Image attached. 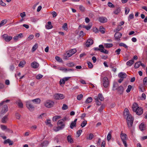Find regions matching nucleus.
I'll list each match as a JSON object with an SVG mask.
<instances>
[{"mask_svg": "<svg viewBox=\"0 0 147 147\" xmlns=\"http://www.w3.org/2000/svg\"><path fill=\"white\" fill-rule=\"evenodd\" d=\"M133 110L136 112V114L138 115H141L143 113V110L142 108L138 106V104L134 103L132 106Z\"/></svg>", "mask_w": 147, "mask_h": 147, "instance_id": "obj_1", "label": "nucleus"}, {"mask_svg": "<svg viewBox=\"0 0 147 147\" xmlns=\"http://www.w3.org/2000/svg\"><path fill=\"white\" fill-rule=\"evenodd\" d=\"M76 52V49H73L67 52L63 57V59H67L68 58L71 56Z\"/></svg>", "mask_w": 147, "mask_h": 147, "instance_id": "obj_2", "label": "nucleus"}, {"mask_svg": "<svg viewBox=\"0 0 147 147\" xmlns=\"http://www.w3.org/2000/svg\"><path fill=\"white\" fill-rule=\"evenodd\" d=\"M118 86V84L117 83H114L113 86V90H117L118 93L120 94H122L123 92L124 89L123 87L121 86H120L118 88L117 87Z\"/></svg>", "mask_w": 147, "mask_h": 147, "instance_id": "obj_3", "label": "nucleus"}, {"mask_svg": "<svg viewBox=\"0 0 147 147\" xmlns=\"http://www.w3.org/2000/svg\"><path fill=\"white\" fill-rule=\"evenodd\" d=\"M127 120L128 126L130 129L132 126L134 120L131 115L127 116Z\"/></svg>", "mask_w": 147, "mask_h": 147, "instance_id": "obj_4", "label": "nucleus"}, {"mask_svg": "<svg viewBox=\"0 0 147 147\" xmlns=\"http://www.w3.org/2000/svg\"><path fill=\"white\" fill-rule=\"evenodd\" d=\"M121 138L125 147H127V145L126 142V140L127 139L126 134L121 133Z\"/></svg>", "mask_w": 147, "mask_h": 147, "instance_id": "obj_5", "label": "nucleus"}, {"mask_svg": "<svg viewBox=\"0 0 147 147\" xmlns=\"http://www.w3.org/2000/svg\"><path fill=\"white\" fill-rule=\"evenodd\" d=\"M100 48L98 47L94 48V50L95 51H100L101 52L104 53L105 54H107L108 53V51L104 49V47L102 45H100L99 46Z\"/></svg>", "mask_w": 147, "mask_h": 147, "instance_id": "obj_6", "label": "nucleus"}, {"mask_svg": "<svg viewBox=\"0 0 147 147\" xmlns=\"http://www.w3.org/2000/svg\"><path fill=\"white\" fill-rule=\"evenodd\" d=\"M54 105V102L51 100H47L44 103L45 106L47 108H51Z\"/></svg>", "mask_w": 147, "mask_h": 147, "instance_id": "obj_7", "label": "nucleus"}, {"mask_svg": "<svg viewBox=\"0 0 147 147\" xmlns=\"http://www.w3.org/2000/svg\"><path fill=\"white\" fill-rule=\"evenodd\" d=\"M65 97L64 95L61 94H55L53 96L54 98L56 100L62 99L64 98Z\"/></svg>", "mask_w": 147, "mask_h": 147, "instance_id": "obj_8", "label": "nucleus"}, {"mask_svg": "<svg viewBox=\"0 0 147 147\" xmlns=\"http://www.w3.org/2000/svg\"><path fill=\"white\" fill-rule=\"evenodd\" d=\"M103 85L105 88H107L109 85V81L108 78L107 77L103 78L102 80Z\"/></svg>", "mask_w": 147, "mask_h": 147, "instance_id": "obj_9", "label": "nucleus"}, {"mask_svg": "<svg viewBox=\"0 0 147 147\" xmlns=\"http://www.w3.org/2000/svg\"><path fill=\"white\" fill-rule=\"evenodd\" d=\"M26 106L30 111H33L34 109V107L31 104L30 101H27L26 102Z\"/></svg>", "mask_w": 147, "mask_h": 147, "instance_id": "obj_10", "label": "nucleus"}, {"mask_svg": "<svg viewBox=\"0 0 147 147\" xmlns=\"http://www.w3.org/2000/svg\"><path fill=\"white\" fill-rule=\"evenodd\" d=\"M3 37L6 42H9L12 39V36H9L7 34L3 35Z\"/></svg>", "mask_w": 147, "mask_h": 147, "instance_id": "obj_11", "label": "nucleus"}, {"mask_svg": "<svg viewBox=\"0 0 147 147\" xmlns=\"http://www.w3.org/2000/svg\"><path fill=\"white\" fill-rule=\"evenodd\" d=\"M65 125L64 124H63L61 126L58 127H55L53 128V130L55 131H57L60 130L64 128Z\"/></svg>", "mask_w": 147, "mask_h": 147, "instance_id": "obj_12", "label": "nucleus"}, {"mask_svg": "<svg viewBox=\"0 0 147 147\" xmlns=\"http://www.w3.org/2000/svg\"><path fill=\"white\" fill-rule=\"evenodd\" d=\"M8 110L7 106V105H4L2 108V109L1 111V114H4L6 113Z\"/></svg>", "mask_w": 147, "mask_h": 147, "instance_id": "obj_13", "label": "nucleus"}, {"mask_svg": "<svg viewBox=\"0 0 147 147\" xmlns=\"http://www.w3.org/2000/svg\"><path fill=\"white\" fill-rule=\"evenodd\" d=\"M107 18L105 17H100L99 18V20L102 23H105L107 21Z\"/></svg>", "mask_w": 147, "mask_h": 147, "instance_id": "obj_14", "label": "nucleus"}, {"mask_svg": "<svg viewBox=\"0 0 147 147\" xmlns=\"http://www.w3.org/2000/svg\"><path fill=\"white\" fill-rule=\"evenodd\" d=\"M23 37V35L22 33H20L14 36L13 38V40L15 41H17L19 38H21Z\"/></svg>", "mask_w": 147, "mask_h": 147, "instance_id": "obj_15", "label": "nucleus"}, {"mask_svg": "<svg viewBox=\"0 0 147 147\" xmlns=\"http://www.w3.org/2000/svg\"><path fill=\"white\" fill-rule=\"evenodd\" d=\"M122 36V34L120 32H117L115 35V37L117 40H120V38Z\"/></svg>", "mask_w": 147, "mask_h": 147, "instance_id": "obj_16", "label": "nucleus"}, {"mask_svg": "<svg viewBox=\"0 0 147 147\" xmlns=\"http://www.w3.org/2000/svg\"><path fill=\"white\" fill-rule=\"evenodd\" d=\"M31 67L34 68H38L39 66V64L36 61H34L31 64Z\"/></svg>", "mask_w": 147, "mask_h": 147, "instance_id": "obj_17", "label": "nucleus"}, {"mask_svg": "<svg viewBox=\"0 0 147 147\" xmlns=\"http://www.w3.org/2000/svg\"><path fill=\"white\" fill-rule=\"evenodd\" d=\"M93 43V41L91 39H89L87 40L86 43V45L87 47H89L90 45H91Z\"/></svg>", "mask_w": 147, "mask_h": 147, "instance_id": "obj_18", "label": "nucleus"}, {"mask_svg": "<svg viewBox=\"0 0 147 147\" xmlns=\"http://www.w3.org/2000/svg\"><path fill=\"white\" fill-rule=\"evenodd\" d=\"M77 119H75L74 121L72 122L70 125V127L72 129L74 128V127H76V122Z\"/></svg>", "mask_w": 147, "mask_h": 147, "instance_id": "obj_19", "label": "nucleus"}, {"mask_svg": "<svg viewBox=\"0 0 147 147\" xmlns=\"http://www.w3.org/2000/svg\"><path fill=\"white\" fill-rule=\"evenodd\" d=\"M118 76L121 78L123 79L126 77L127 75L124 73L120 72Z\"/></svg>", "mask_w": 147, "mask_h": 147, "instance_id": "obj_20", "label": "nucleus"}, {"mask_svg": "<svg viewBox=\"0 0 147 147\" xmlns=\"http://www.w3.org/2000/svg\"><path fill=\"white\" fill-rule=\"evenodd\" d=\"M45 27L47 29H50L53 28V26L51 24V22H47V24L45 26Z\"/></svg>", "mask_w": 147, "mask_h": 147, "instance_id": "obj_21", "label": "nucleus"}, {"mask_svg": "<svg viewBox=\"0 0 147 147\" xmlns=\"http://www.w3.org/2000/svg\"><path fill=\"white\" fill-rule=\"evenodd\" d=\"M8 120V115H5L1 119V122L4 123H6Z\"/></svg>", "mask_w": 147, "mask_h": 147, "instance_id": "obj_22", "label": "nucleus"}, {"mask_svg": "<svg viewBox=\"0 0 147 147\" xmlns=\"http://www.w3.org/2000/svg\"><path fill=\"white\" fill-rule=\"evenodd\" d=\"M4 143L5 144L8 143L9 145H12L13 144V141H11L9 139H7L4 141Z\"/></svg>", "mask_w": 147, "mask_h": 147, "instance_id": "obj_23", "label": "nucleus"}, {"mask_svg": "<svg viewBox=\"0 0 147 147\" xmlns=\"http://www.w3.org/2000/svg\"><path fill=\"white\" fill-rule=\"evenodd\" d=\"M49 143V142L48 141H45L40 144V146L41 147L46 146L48 145Z\"/></svg>", "mask_w": 147, "mask_h": 147, "instance_id": "obj_24", "label": "nucleus"}, {"mask_svg": "<svg viewBox=\"0 0 147 147\" xmlns=\"http://www.w3.org/2000/svg\"><path fill=\"white\" fill-rule=\"evenodd\" d=\"M139 128L140 130L142 131L145 129V126L144 123H141L139 125Z\"/></svg>", "mask_w": 147, "mask_h": 147, "instance_id": "obj_25", "label": "nucleus"}, {"mask_svg": "<svg viewBox=\"0 0 147 147\" xmlns=\"http://www.w3.org/2000/svg\"><path fill=\"white\" fill-rule=\"evenodd\" d=\"M95 100V102L97 103L96 105L99 106L101 105V102L99 101L98 98L97 96H95L94 98Z\"/></svg>", "mask_w": 147, "mask_h": 147, "instance_id": "obj_26", "label": "nucleus"}, {"mask_svg": "<svg viewBox=\"0 0 147 147\" xmlns=\"http://www.w3.org/2000/svg\"><path fill=\"white\" fill-rule=\"evenodd\" d=\"M32 101L36 104H39L40 102V100L39 98H36L35 99L32 100Z\"/></svg>", "mask_w": 147, "mask_h": 147, "instance_id": "obj_27", "label": "nucleus"}, {"mask_svg": "<svg viewBox=\"0 0 147 147\" xmlns=\"http://www.w3.org/2000/svg\"><path fill=\"white\" fill-rule=\"evenodd\" d=\"M121 11V9L120 8H117L115 9L113 11V13L116 15L118 14Z\"/></svg>", "mask_w": 147, "mask_h": 147, "instance_id": "obj_28", "label": "nucleus"}, {"mask_svg": "<svg viewBox=\"0 0 147 147\" xmlns=\"http://www.w3.org/2000/svg\"><path fill=\"white\" fill-rule=\"evenodd\" d=\"M92 101V98L91 97H89L86 99L85 102L86 103L88 104L91 102Z\"/></svg>", "mask_w": 147, "mask_h": 147, "instance_id": "obj_29", "label": "nucleus"}, {"mask_svg": "<svg viewBox=\"0 0 147 147\" xmlns=\"http://www.w3.org/2000/svg\"><path fill=\"white\" fill-rule=\"evenodd\" d=\"M134 62V60L133 59H132L128 61L127 62L126 64L127 65L130 66L133 64Z\"/></svg>", "mask_w": 147, "mask_h": 147, "instance_id": "obj_30", "label": "nucleus"}, {"mask_svg": "<svg viewBox=\"0 0 147 147\" xmlns=\"http://www.w3.org/2000/svg\"><path fill=\"white\" fill-rule=\"evenodd\" d=\"M26 64V62L24 61H23L20 62L18 66L21 67H23Z\"/></svg>", "mask_w": 147, "mask_h": 147, "instance_id": "obj_31", "label": "nucleus"}, {"mask_svg": "<svg viewBox=\"0 0 147 147\" xmlns=\"http://www.w3.org/2000/svg\"><path fill=\"white\" fill-rule=\"evenodd\" d=\"M129 114V111L127 108H125L124 110V115L125 116H127L130 115Z\"/></svg>", "mask_w": 147, "mask_h": 147, "instance_id": "obj_32", "label": "nucleus"}, {"mask_svg": "<svg viewBox=\"0 0 147 147\" xmlns=\"http://www.w3.org/2000/svg\"><path fill=\"white\" fill-rule=\"evenodd\" d=\"M17 104L19 107L21 108L23 107V103L21 101L19 100L17 101Z\"/></svg>", "mask_w": 147, "mask_h": 147, "instance_id": "obj_33", "label": "nucleus"}, {"mask_svg": "<svg viewBox=\"0 0 147 147\" xmlns=\"http://www.w3.org/2000/svg\"><path fill=\"white\" fill-rule=\"evenodd\" d=\"M98 98V99L100 100L101 101H102L104 100V98L101 94H99L97 96Z\"/></svg>", "mask_w": 147, "mask_h": 147, "instance_id": "obj_34", "label": "nucleus"}, {"mask_svg": "<svg viewBox=\"0 0 147 147\" xmlns=\"http://www.w3.org/2000/svg\"><path fill=\"white\" fill-rule=\"evenodd\" d=\"M92 26V24H89L88 26H83V28H86L87 30H89L91 27Z\"/></svg>", "mask_w": 147, "mask_h": 147, "instance_id": "obj_35", "label": "nucleus"}, {"mask_svg": "<svg viewBox=\"0 0 147 147\" xmlns=\"http://www.w3.org/2000/svg\"><path fill=\"white\" fill-rule=\"evenodd\" d=\"M67 140L68 142L71 143H72L73 142V139L71 138L70 135H69L67 137Z\"/></svg>", "mask_w": 147, "mask_h": 147, "instance_id": "obj_36", "label": "nucleus"}, {"mask_svg": "<svg viewBox=\"0 0 147 147\" xmlns=\"http://www.w3.org/2000/svg\"><path fill=\"white\" fill-rule=\"evenodd\" d=\"M51 121L49 119H47L46 123L47 125H48L49 127H52V125L51 124Z\"/></svg>", "mask_w": 147, "mask_h": 147, "instance_id": "obj_37", "label": "nucleus"}, {"mask_svg": "<svg viewBox=\"0 0 147 147\" xmlns=\"http://www.w3.org/2000/svg\"><path fill=\"white\" fill-rule=\"evenodd\" d=\"M94 137V135L92 134H90L87 137L86 139L87 140H91Z\"/></svg>", "mask_w": 147, "mask_h": 147, "instance_id": "obj_38", "label": "nucleus"}, {"mask_svg": "<svg viewBox=\"0 0 147 147\" xmlns=\"http://www.w3.org/2000/svg\"><path fill=\"white\" fill-rule=\"evenodd\" d=\"M57 69L59 70L63 71L65 72H66L67 71V69L65 68L62 67H57Z\"/></svg>", "mask_w": 147, "mask_h": 147, "instance_id": "obj_39", "label": "nucleus"}, {"mask_svg": "<svg viewBox=\"0 0 147 147\" xmlns=\"http://www.w3.org/2000/svg\"><path fill=\"white\" fill-rule=\"evenodd\" d=\"M105 28L102 26H100V31L102 34H104L105 33Z\"/></svg>", "mask_w": 147, "mask_h": 147, "instance_id": "obj_40", "label": "nucleus"}, {"mask_svg": "<svg viewBox=\"0 0 147 147\" xmlns=\"http://www.w3.org/2000/svg\"><path fill=\"white\" fill-rule=\"evenodd\" d=\"M104 46L107 48H110L112 47L113 45L111 43H105L104 44Z\"/></svg>", "mask_w": 147, "mask_h": 147, "instance_id": "obj_41", "label": "nucleus"}, {"mask_svg": "<svg viewBox=\"0 0 147 147\" xmlns=\"http://www.w3.org/2000/svg\"><path fill=\"white\" fill-rule=\"evenodd\" d=\"M7 22V20H3L0 23V27L3 26Z\"/></svg>", "mask_w": 147, "mask_h": 147, "instance_id": "obj_42", "label": "nucleus"}, {"mask_svg": "<svg viewBox=\"0 0 147 147\" xmlns=\"http://www.w3.org/2000/svg\"><path fill=\"white\" fill-rule=\"evenodd\" d=\"M38 47V45L37 44H36L33 47L32 49V52H34L35 50H36Z\"/></svg>", "mask_w": 147, "mask_h": 147, "instance_id": "obj_43", "label": "nucleus"}, {"mask_svg": "<svg viewBox=\"0 0 147 147\" xmlns=\"http://www.w3.org/2000/svg\"><path fill=\"white\" fill-rule=\"evenodd\" d=\"M141 62L140 61H138L135 64L134 67L135 68H138L140 65Z\"/></svg>", "mask_w": 147, "mask_h": 147, "instance_id": "obj_44", "label": "nucleus"}, {"mask_svg": "<svg viewBox=\"0 0 147 147\" xmlns=\"http://www.w3.org/2000/svg\"><path fill=\"white\" fill-rule=\"evenodd\" d=\"M62 28L65 30L66 31L68 29L67 24L66 23H64L62 26Z\"/></svg>", "mask_w": 147, "mask_h": 147, "instance_id": "obj_45", "label": "nucleus"}, {"mask_svg": "<svg viewBox=\"0 0 147 147\" xmlns=\"http://www.w3.org/2000/svg\"><path fill=\"white\" fill-rule=\"evenodd\" d=\"M61 117L60 116H56L53 117V121H56L58 119H60Z\"/></svg>", "mask_w": 147, "mask_h": 147, "instance_id": "obj_46", "label": "nucleus"}, {"mask_svg": "<svg viewBox=\"0 0 147 147\" xmlns=\"http://www.w3.org/2000/svg\"><path fill=\"white\" fill-rule=\"evenodd\" d=\"M87 123V121L86 120H84L81 123V126L83 127L85 126Z\"/></svg>", "mask_w": 147, "mask_h": 147, "instance_id": "obj_47", "label": "nucleus"}, {"mask_svg": "<svg viewBox=\"0 0 147 147\" xmlns=\"http://www.w3.org/2000/svg\"><path fill=\"white\" fill-rule=\"evenodd\" d=\"M63 119H61L59 120L58 121L57 123V124L58 125H61V126L63 124H64L63 123Z\"/></svg>", "mask_w": 147, "mask_h": 147, "instance_id": "obj_48", "label": "nucleus"}, {"mask_svg": "<svg viewBox=\"0 0 147 147\" xmlns=\"http://www.w3.org/2000/svg\"><path fill=\"white\" fill-rule=\"evenodd\" d=\"M79 9L82 12H84L85 10V7L82 5H80L79 6Z\"/></svg>", "mask_w": 147, "mask_h": 147, "instance_id": "obj_49", "label": "nucleus"}, {"mask_svg": "<svg viewBox=\"0 0 147 147\" xmlns=\"http://www.w3.org/2000/svg\"><path fill=\"white\" fill-rule=\"evenodd\" d=\"M119 46L121 47H123L125 48H127V46L125 44L123 43H121L119 44Z\"/></svg>", "mask_w": 147, "mask_h": 147, "instance_id": "obj_50", "label": "nucleus"}, {"mask_svg": "<svg viewBox=\"0 0 147 147\" xmlns=\"http://www.w3.org/2000/svg\"><path fill=\"white\" fill-rule=\"evenodd\" d=\"M111 133L110 132H109L107 135V139L108 141H109L111 139Z\"/></svg>", "mask_w": 147, "mask_h": 147, "instance_id": "obj_51", "label": "nucleus"}, {"mask_svg": "<svg viewBox=\"0 0 147 147\" xmlns=\"http://www.w3.org/2000/svg\"><path fill=\"white\" fill-rule=\"evenodd\" d=\"M34 37V36L32 34L30 35L28 37L27 40L28 41H30V40H31Z\"/></svg>", "mask_w": 147, "mask_h": 147, "instance_id": "obj_52", "label": "nucleus"}, {"mask_svg": "<svg viewBox=\"0 0 147 147\" xmlns=\"http://www.w3.org/2000/svg\"><path fill=\"white\" fill-rule=\"evenodd\" d=\"M87 63L88 65V66L89 68H92L93 67V65L91 62L88 61L87 62Z\"/></svg>", "mask_w": 147, "mask_h": 147, "instance_id": "obj_53", "label": "nucleus"}, {"mask_svg": "<svg viewBox=\"0 0 147 147\" xmlns=\"http://www.w3.org/2000/svg\"><path fill=\"white\" fill-rule=\"evenodd\" d=\"M10 100H6L5 101H2L0 103V106H1L3 105V104L5 102H9Z\"/></svg>", "mask_w": 147, "mask_h": 147, "instance_id": "obj_54", "label": "nucleus"}, {"mask_svg": "<svg viewBox=\"0 0 147 147\" xmlns=\"http://www.w3.org/2000/svg\"><path fill=\"white\" fill-rule=\"evenodd\" d=\"M131 86L130 85H129L128 86V88L126 90V91L127 92H129L131 90Z\"/></svg>", "mask_w": 147, "mask_h": 147, "instance_id": "obj_55", "label": "nucleus"}, {"mask_svg": "<svg viewBox=\"0 0 147 147\" xmlns=\"http://www.w3.org/2000/svg\"><path fill=\"white\" fill-rule=\"evenodd\" d=\"M74 64L72 62H70L67 64V65L69 67H74Z\"/></svg>", "mask_w": 147, "mask_h": 147, "instance_id": "obj_56", "label": "nucleus"}, {"mask_svg": "<svg viewBox=\"0 0 147 147\" xmlns=\"http://www.w3.org/2000/svg\"><path fill=\"white\" fill-rule=\"evenodd\" d=\"M0 127L2 130H5L7 129L6 126L3 125H1Z\"/></svg>", "mask_w": 147, "mask_h": 147, "instance_id": "obj_57", "label": "nucleus"}, {"mask_svg": "<svg viewBox=\"0 0 147 147\" xmlns=\"http://www.w3.org/2000/svg\"><path fill=\"white\" fill-rule=\"evenodd\" d=\"M83 95L82 94H80L77 96V99L78 100H80L83 97Z\"/></svg>", "mask_w": 147, "mask_h": 147, "instance_id": "obj_58", "label": "nucleus"}, {"mask_svg": "<svg viewBox=\"0 0 147 147\" xmlns=\"http://www.w3.org/2000/svg\"><path fill=\"white\" fill-rule=\"evenodd\" d=\"M121 51V49H118L115 50V53L117 55H119Z\"/></svg>", "mask_w": 147, "mask_h": 147, "instance_id": "obj_59", "label": "nucleus"}, {"mask_svg": "<svg viewBox=\"0 0 147 147\" xmlns=\"http://www.w3.org/2000/svg\"><path fill=\"white\" fill-rule=\"evenodd\" d=\"M16 117L17 119H19L21 117V115L18 113H16Z\"/></svg>", "mask_w": 147, "mask_h": 147, "instance_id": "obj_60", "label": "nucleus"}, {"mask_svg": "<svg viewBox=\"0 0 147 147\" xmlns=\"http://www.w3.org/2000/svg\"><path fill=\"white\" fill-rule=\"evenodd\" d=\"M55 58L57 61L59 62H61L62 61V59L58 56H56Z\"/></svg>", "mask_w": 147, "mask_h": 147, "instance_id": "obj_61", "label": "nucleus"}, {"mask_svg": "<svg viewBox=\"0 0 147 147\" xmlns=\"http://www.w3.org/2000/svg\"><path fill=\"white\" fill-rule=\"evenodd\" d=\"M143 83L144 85H147V77H145L144 79Z\"/></svg>", "mask_w": 147, "mask_h": 147, "instance_id": "obj_62", "label": "nucleus"}, {"mask_svg": "<svg viewBox=\"0 0 147 147\" xmlns=\"http://www.w3.org/2000/svg\"><path fill=\"white\" fill-rule=\"evenodd\" d=\"M20 15L21 17L22 18L25 17L26 16L25 13L24 12H22V13H20Z\"/></svg>", "mask_w": 147, "mask_h": 147, "instance_id": "obj_63", "label": "nucleus"}, {"mask_svg": "<svg viewBox=\"0 0 147 147\" xmlns=\"http://www.w3.org/2000/svg\"><path fill=\"white\" fill-rule=\"evenodd\" d=\"M134 18V15L132 13L129 15L128 19L129 20L132 19Z\"/></svg>", "mask_w": 147, "mask_h": 147, "instance_id": "obj_64", "label": "nucleus"}]
</instances>
